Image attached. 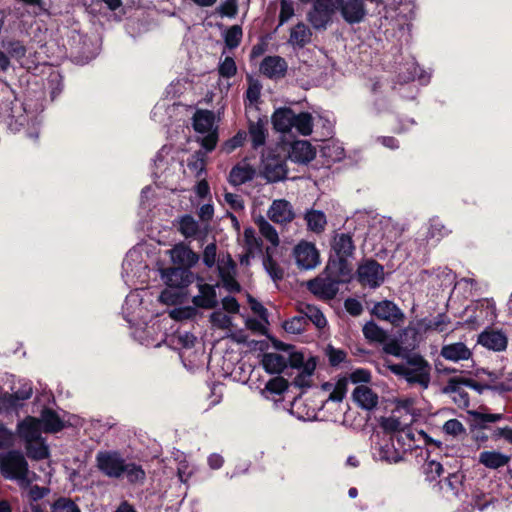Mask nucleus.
Segmentation results:
<instances>
[{"mask_svg": "<svg viewBox=\"0 0 512 512\" xmlns=\"http://www.w3.org/2000/svg\"><path fill=\"white\" fill-rule=\"evenodd\" d=\"M405 362L395 364L385 360L384 366L410 386L418 385L423 390L427 389L431 383V364L420 353H412Z\"/></svg>", "mask_w": 512, "mask_h": 512, "instance_id": "obj_1", "label": "nucleus"}, {"mask_svg": "<svg viewBox=\"0 0 512 512\" xmlns=\"http://www.w3.org/2000/svg\"><path fill=\"white\" fill-rule=\"evenodd\" d=\"M352 232H336L331 239V254L328 259V269L343 276H352L356 245Z\"/></svg>", "mask_w": 512, "mask_h": 512, "instance_id": "obj_2", "label": "nucleus"}, {"mask_svg": "<svg viewBox=\"0 0 512 512\" xmlns=\"http://www.w3.org/2000/svg\"><path fill=\"white\" fill-rule=\"evenodd\" d=\"M2 121L8 130L15 133L23 127L28 119L24 104L16 97L11 86L2 81Z\"/></svg>", "mask_w": 512, "mask_h": 512, "instance_id": "obj_3", "label": "nucleus"}, {"mask_svg": "<svg viewBox=\"0 0 512 512\" xmlns=\"http://www.w3.org/2000/svg\"><path fill=\"white\" fill-rule=\"evenodd\" d=\"M325 277H316L307 283L308 290L319 299L332 300L339 291V284L350 282L352 276H343L334 270L328 269V264L324 270Z\"/></svg>", "mask_w": 512, "mask_h": 512, "instance_id": "obj_4", "label": "nucleus"}, {"mask_svg": "<svg viewBox=\"0 0 512 512\" xmlns=\"http://www.w3.org/2000/svg\"><path fill=\"white\" fill-rule=\"evenodd\" d=\"M28 462L24 455L18 450H12L6 454H2V476L17 480L21 485L29 486L28 479Z\"/></svg>", "mask_w": 512, "mask_h": 512, "instance_id": "obj_5", "label": "nucleus"}, {"mask_svg": "<svg viewBox=\"0 0 512 512\" xmlns=\"http://www.w3.org/2000/svg\"><path fill=\"white\" fill-rule=\"evenodd\" d=\"M342 0H314L312 8L307 13V20L316 30L326 29L333 15L339 11Z\"/></svg>", "mask_w": 512, "mask_h": 512, "instance_id": "obj_6", "label": "nucleus"}, {"mask_svg": "<svg viewBox=\"0 0 512 512\" xmlns=\"http://www.w3.org/2000/svg\"><path fill=\"white\" fill-rule=\"evenodd\" d=\"M356 279L362 286L378 288L384 282V267L372 258L365 259L358 265Z\"/></svg>", "mask_w": 512, "mask_h": 512, "instance_id": "obj_7", "label": "nucleus"}, {"mask_svg": "<svg viewBox=\"0 0 512 512\" xmlns=\"http://www.w3.org/2000/svg\"><path fill=\"white\" fill-rule=\"evenodd\" d=\"M11 393L2 392V410L16 411L23 407L24 401L32 396V384L29 381L19 380L10 386Z\"/></svg>", "mask_w": 512, "mask_h": 512, "instance_id": "obj_8", "label": "nucleus"}, {"mask_svg": "<svg viewBox=\"0 0 512 512\" xmlns=\"http://www.w3.org/2000/svg\"><path fill=\"white\" fill-rule=\"evenodd\" d=\"M125 459L118 451H99L96 454L98 470L109 478L119 479L124 476Z\"/></svg>", "mask_w": 512, "mask_h": 512, "instance_id": "obj_9", "label": "nucleus"}, {"mask_svg": "<svg viewBox=\"0 0 512 512\" xmlns=\"http://www.w3.org/2000/svg\"><path fill=\"white\" fill-rule=\"evenodd\" d=\"M160 276L170 288H186L195 279L194 273L188 267L173 266L160 269Z\"/></svg>", "mask_w": 512, "mask_h": 512, "instance_id": "obj_10", "label": "nucleus"}, {"mask_svg": "<svg viewBox=\"0 0 512 512\" xmlns=\"http://www.w3.org/2000/svg\"><path fill=\"white\" fill-rule=\"evenodd\" d=\"M296 264L299 268L309 270L313 269L320 262V254L315 244L307 241H301L293 251Z\"/></svg>", "mask_w": 512, "mask_h": 512, "instance_id": "obj_11", "label": "nucleus"}, {"mask_svg": "<svg viewBox=\"0 0 512 512\" xmlns=\"http://www.w3.org/2000/svg\"><path fill=\"white\" fill-rule=\"evenodd\" d=\"M371 314L379 320L390 322L394 326H399L405 320L404 313L390 300L377 302L371 310Z\"/></svg>", "mask_w": 512, "mask_h": 512, "instance_id": "obj_12", "label": "nucleus"}, {"mask_svg": "<svg viewBox=\"0 0 512 512\" xmlns=\"http://www.w3.org/2000/svg\"><path fill=\"white\" fill-rule=\"evenodd\" d=\"M365 1L366 0H342L339 6V12L343 20L350 25L361 23L367 15Z\"/></svg>", "mask_w": 512, "mask_h": 512, "instance_id": "obj_13", "label": "nucleus"}, {"mask_svg": "<svg viewBox=\"0 0 512 512\" xmlns=\"http://www.w3.org/2000/svg\"><path fill=\"white\" fill-rule=\"evenodd\" d=\"M267 215L269 219L277 224L290 223L295 218L293 206L286 199H276L270 205Z\"/></svg>", "mask_w": 512, "mask_h": 512, "instance_id": "obj_14", "label": "nucleus"}, {"mask_svg": "<svg viewBox=\"0 0 512 512\" xmlns=\"http://www.w3.org/2000/svg\"><path fill=\"white\" fill-rule=\"evenodd\" d=\"M268 118L267 116L258 117L257 121L248 120V133L251 147L258 150L266 144L268 137Z\"/></svg>", "mask_w": 512, "mask_h": 512, "instance_id": "obj_15", "label": "nucleus"}, {"mask_svg": "<svg viewBox=\"0 0 512 512\" xmlns=\"http://www.w3.org/2000/svg\"><path fill=\"white\" fill-rule=\"evenodd\" d=\"M287 62L280 56H266L260 64V72L269 79L283 78L287 73Z\"/></svg>", "mask_w": 512, "mask_h": 512, "instance_id": "obj_16", "label": "nucleus"}, {"mask_svg": "<svg viewBox=\"0 0 512 512\" xmlns=\"http://www.w3.org/2000/svg\"><path fill=\"white\" fill-rule=\"evenodd\" d=\"M169 253L173 264L179 267L191 269L199 260V255L183 242L174 245Z\"/></svg>", "mask_w": 512, "mask_h": 512, "instance_id": "obj_17", "label": "nucleus"}, {"mask_svg": "<svg viewBox=\"0 0 512 512\" xmlns=\"http://www.w3.org/2000/svg\"><path fill=\"white\" fill-rule=\"evenodd\" d=\"M287 173L286 162L280 157H269L264 162L263 176L269 183H276L286 179Z\"/></svg>", "mask_w": 512, "mask_h": 512, "instance_id": "obj_18", "label": "nucleus"}, {"mask_svg": "<svg viewBox=\"0 0 512 512\" xmlns=\"http://www.w3.org/2000/svg\"><path fill=\"white\" fill-rule=\"evenodd\" d=\"M478 344L493 351H504L507 348L508 338L501 330L486 329L478 336Z\"/></svg>", "mask_w": 512, "mask_h": 512, "instance_id": "obj_19", "label": "nucleus"}, {"mask_svg": "<svg viewBox=\"0 0 512 512\" xmlns=\"http://www.w3.org/2000/svg\"><path fill=\"white\" fill-rule=\"evenodd\" d=\"M316 157L315 147L307 140H297L291 145L289 158L299 164H308Z\"/></svg>", "mask_w": 512, "mask_h": 512, "instance_id": "obj_20", "label": "nucleus"}, {"mask_svg": "<svg viewBox=\"0 0 512 512\" xmlns=\"http://www.w3.org/2000/svg\"><path fill=\"white\" fill-rule=\"evenodd\" d=\"M462 377H451L443 388L445 394H454L453 401L460 408H467L470 405L469 394L463 388Z\"/></svg>", "mask_w": 512, "mask_h": 512, "instance_id": "obj_21", "label": "nucleus"}, {"mask_svg": "<svg viewBox=\"0 0 512 512\" xmlns=\"http://www.w3.org/2000/svg\"><path fill=\"white\" fill-rule=\"evenodd\" d=\"M38 420L41 421V428L45 433L55 434L66 427L65 421L55 410L49 407H43Z\"/></svg>", "mask_w": 512, "mask_h": 512, "instance_id": "obj_22", "label": "nucleus"}, {"mask_svg": "<svg viewBox=\"0 0 512 512\" xmlns=\"http://www.w3.org/2000/svg\"><path fill=\"white\" fill-rule=\"evenodd\" d=\"M199 294L192 298L195 307L201 309H214L218 305L215 286L207 283L198 284Z\"/></svg>", "mask_w": 512, "mask_h": 512, "instance_id": "obj_23", "label": "nucleus"}, {"mask_svg": "<svg viewBox=\"0 0 512 512\" xmlns=\"http://www.w3.org/2000/svg\"><path fill=\"white\" fill-rule=\"evenodd\" d=\"M353 401L362 409L371 411L379 402L378 394L366 385L357 386L352 393Z\"/></svg>", "mask_w": 512, "mask_h": 512, "instance_id": "obj_24", "label": "nucleus"}, {"mask_svg": "<svg viewBox=\"0 0 512 512\" xmlns=\"http://www.w3.org/2000/svg\"><path fill=\"white\" fill-rule=\"evenodd\" d=\"M294 114L290 107L277 108L271 116L273 129L280 133L290 132L293 128Z\"/></svg>", "mask_w": 512, "mask_h": 512, "instance_id": "obj_25", "label": "nucleus"}, {"mask_svg": "<svg viewBox=\"0 0 512 512\" xmlns=\"http://www.w3.org/2000/svg\"><path fill=\"white\" fill-rule=\"evenodd\" d=\"M440 355L446 360L459 362L461 360L470 359L472 352L463 342H455L443 345L440 350Z\"/></svg>", "mask_w": 512, "mask_h": 512, "instance_id": "obj_26", "label": "nucleus"}, {"mask_svg": "<svg viewBox=\"0 0 512 512\" xmlns=\"http://www.w3.org/2000/svg\"><path fill=\"white\" fill-rule=\"evenodd\" d=\"M41 421L33 416H27L18 424V434L25 442L37 440L41 436Z\"/></svg>", "mask_w": 512, "mask_h": 512, "instance_id": "obj_27", "label": "nucleus"}, {"mask_svg": "<svg viewBox=\"0 0 512 512\" xmlns=\"http://www.w3.org/2000/svg\"><path fill=\"white\" fill-rule=\"evenodd\" d=\"M255 173V169L250 164L238 163L230 170L228 181L233 186H240L251 181Z\"/></svg>", "mask_w": 512, "mask_h": 512, "instance_id": "obj_28", "label": "nucleus"}, {"mask_svg": "<svg viewBox=\"0 0 512 512\" xmlns=\"http://www.w3.org/2000/svg\"><path fill=\"white\" fill-rule=\"evenodd\" d=\"M307 223V229L317 235L325 231L327 225V217L321 210L309 209L304 215Z\"/></svg>", "mask_w": 512, "mask_h": 512, "instance_id": "obj_29", "label": "nucleus"}, {"mask_svg": "<svg viewBox=\"0 0 512 512\" xmlns=\"http://www.w3.org/2000/svg\"><path fill=\"white\" fill-rule=\"evenodd\" d=\"M262 366L268 374H280L287 368V359L277 353H265L262 357Z\"/></svg>", "mask_w": 512, "mask_h": 512, "instance_id": "obj_30", "label": "nucleus"}, {"mask_svg": "<svg viewBox=\"0 0 512 512\" xmlns=\"http://www.w3.org/2000/svg\"><path fill=\"white\" fill-rule=\"evenodd\" d=\"M312 31L303 22H298L290 30L289 43L299 48L305 47L311 42Z\"/></svg>", "mask_w": 512, "mask_h": 512, "instance_id": "obj_31", "label": "nucleus"}, {"mask_svg": "<svg viewBox=\"0 0 512 512\" xmlns=\"http://www.w3.org/2000/svg\"><path fill=\"white\" fill-rule=\"evenodd\" d=\"M511 457L498 451H482L479 462L489 469H498L507 465Z\"/></svg>", "mask_w": 512, "mask_h": 512, "instance_id": "obj_32", "label": "nucleus"}, {"mask_svg": "<svg viewBox=\"0 0 512 512\" xmlns=\"http://www.w3.org/2000/svg\"><path fill=\"white\" fill-rule=\"evenodd\" d=\"M25 449L27 456L35 461L46 459L50 455L49 447L43 437L37 440H31V442H25Z\"/></svg>", "mask_w": 512, "mask_h": 512, "instance_id": "obj_33", "label": "nucleus"}, {"mask_svg": "<svg viewBox=\"0 0 512 512\" xmlns=\"http://www.w3.org/2000/svg\"><path fill=\"white\" fill-rule=\"evenodd\" d=\"M298 312L307 317V326L312 322L318 329H323L327 325V320L322 311L312 304H301Z\"/></svg>", "mask_w": 512, "mask_h": 512, "instance_id": "obj_34", "label": "nucleus"}, {"mask_svg": "<svg viewBox=\"0 0 512 512\" xmlns=\"http://www.w3.org/2000/svg\"><path fill=\"white\" fill-rule=\"evenodd\" d=\"M215 116L210 110H197L193 116V129L198 133L212 131Z\"/></svg>", "mask_w": 512, "mask_h": 512, "instance_id": "obj_35", "label": "nucleus"}, {"mask_svg": "<svg viewBox=\"0 0 512 512\" xmlns=\"http://www.w3.org/2000/svg\"><path fill=\"white\" fill-rule=\"evenodd\" d=\"M421 322L425 332L435 331L443 333L447 331L451 318L446 313H439L433 318H424Z\"/></svg>", "mask_w": 512, "mask_h": 512, "instance_id": "obj_36", "label": "nucleus"}, {"mask_svg": "<svg viewBox=\"0 0 512 512\" xmlns=\"http://www.w3.org/2000/svg\"><path fill=\"white\" fill-rule=\"evenodd\" d=\"M2 48L5 49L6 53L12 59L16 60L17 63L23 68H28L25 63V54L27 52L26 47L20 41H9L5 43L2 41Z\"/></svg>", "mask_w": 512, "mask_h": 512, "instance_id": "obj_37", "label": "nucleus"}, {"mask_svg": "<svg viewBox=\"0 0 512 512\" xmlns=\"http://www.w3.org/2000/svg\"><path fill=\"white\" fill-rule=\"evenodd\" d=\"M364 337L370 342L384 343L389 338L388 333L373 320L368 321L362 329Z\"/></svg>", "mask_w": 512, "mask_h": 512, "instance_id": "obj_38", "label": "nucleus"}, {"mask_svg": "<svg viewBox=\"0 0 512 512\" xmlns=\"http://www.w3.org/2000/svg\"><path fill=\"white\" fill-rule=\"evenodd\" d=\"M313 117L309 112H300L299 114H294L293 119V128L296 131L303 135L309 136L313 132Z\"/></svg>", "mask_w": 512, "mask_h": 512, "instance_id": "obj_39", "label": "nucleus"}, {"mask_svg": "<svg viewBox=\"0 0 512 512\" xmlns=\"http://www.w3.org/2000/svg\"><path fill=\"white\" fill-rule=\"evenodd\" d=\"M263 266L274 281H280L284 278V271L273 259L270 247L266 248L265 254L263 255Z\"/></svg>", "mask_w": 512, "mask_h": 512, "instance_id": "obj_40", "label": "nucleus"}, {"mask_svg": "<svg viewBox=\"0 0 512 512\" xmlns=\"http://www.w3.org/2000/svg\"><path fill=\"white\" fill-rule=\"evenodd\" d=\"M463 383L466 387H469L475 391H477L479 394H482L485 390H492L496 392H507L509 391V387L505 383H499V384H489V383H483L481 381H475L471 378H465L462 377Z\"/></svg>", "mask_w": 512, "mask_h": 512, "instance_id": "obj_41", "label": "nucleus"}, {"mask_svg": "<svg viewBox=\"0 0 512 512\" xmlns=\"http://www.w3.org/2000/svg\"><path fill=\"white\" fill-rule=\"evenodd\" d=\"M124 475L130 484L143 483L146 479V473L140 464L135 462L124 463Z\"/></svg>", "mask_w": 512, "mask_h": 512, "instance_id": "obj_42", "label": "nucleus"}, {"mask_svg": "<svg viewBox=\"0 0 512 512\" xmlns=\"http://www.w3.org/2000/svg\"><path fill=\"white\" fill-rule=\"evenodd\" d=\"M382 344H383V352L388 355H392V356L401 358L403 360H406L407 357H409L412 354V352L408 348L403 347L401 345V343L399 342V340L396 338L389 339V340L387 339L386 342H384Z\"/></svg>", "mask_w": 512, "mask_h": 512, "instance_id": "obj_43", "label": "nucleus"}, {"mask_svg": "<svg viewBox=\"0 0 512 512\" xmlns=\"http://www.w3.org/2000/svg\"><path fill=\"white\" fill-rule=\"evenodd\" d=\"M178 231L185 237H194L199 231L197 221L190 215L185 214L178 221Z\"/></svg>", "mask_w": 512, "mask_h": 512, "instance_id": "obj_44", "label": "nucleus"}, {"mask_svg": "<svg viewBox=\"0 0 512 512\" xmlns=\"http://www.w3.org/2000/svg\"><path fill=\"white\" fill-rule=\"evenodd\" d=\"M255 223L263 237L275 246L279 244V236L276 229L263 216H259Z\"/></svg>", "mask_w": 512, "mask_h": 512, "instance_id": "obj_45", "label": "nucleus"}, {"mask_svg": "<svg viewBox=\"0 0 512 512\" xmlns=\"http://www.w3.org/2000/svg\"><path fill=\"white\" fill-rule=\"evenodd\" d=\"M427 457L423 466L426 480L429 482L435 481L440 477L444 471L442 464L437 460H429L431 451L427 449Z\"/></svg>", "mask_w": 512, "mask_h": 512, "instance_id": "obj_46", "label": "nucleus"}, {"mask_svg": "<svg viewBox=\"0 0 512 512\" xmlns=\"http://www.w3.org/2000/svg\"><path fill=\"white\" fill-rule=\"evenodd\" d=\"M283 329L287 333L301 334L307 329V317L300 314L285 320L283 323Z\"/></svg>", "mask_w": 512, "mask_h": 512, "instance_id": "obj_47", "label": "nucleus"}, {"mask_svg": "<svg viewBox=\"0 0 512 512\" xmlns=\"http://www.w3.org/2000/svg\"><path fill=\"white\" fill-rule=\"evenodd\" d=\"M247 140V132L245 130H239L237 133L223 142L221 145V151L230 154L239 147H242Z\"/></svg>", "mask_w": 512, "mask_h": 512, "instance_id": "obj_48", "label": "nucleus"}, {"mask_svg": "<svg viewBox=\"0 0 512 512\" xmlns=\"http://www.w3.org/2000/svg\"><path fill=\"white\" fill-rule=\"evenodd\" d=\"M51 512H81L79 506L69 497L60 496L50 506Z\"/></svg>", "mask_w": 512, "mask_h": 512, "instance_id": "obj_49", "label": "nucleus"}, {"mask_svg": "<svg viewBox=\"0 0 512 512\" xmlns=\"http://www.w3.org/2000/svg\"><path fill=\"white\" fill-rule=\"evenodd\" d=\"M243 31L241 26L239 25H233L229 27L224 35V41L226 47L229 49H235L237 48L242 40Z\"/></svg>", "mask_w": 512, "mask_h": 512, "instance_id": "obj_50", "label": "nucleus"}, {"mask_svg": "<svg viewBox=\"0 0 512 512\" xmlns=\"http://www.w3.org/2000/svg\"><path fill=\"white\" fill-rule=\"evenodd\" d=\"M205 154L202 151H196L194 152L188 159H187V167L190 171L195 172L196 176L199 177L202 172L205 171Z\"/></svg>", "mask_w": 512, "mask_h": 512, "instance_id": "obj_51", "label": "nucleus"}, {"mask_svg": "<svg viewBox=\"0 0 512 512\" xmlns=\"http://www.w3.org/2000/svg\"><path fill=\"white\" fill-rule=\"evenodd\" d=\"M288 387L289 382L284 377L276 376L266 383L265 390L274 395H282Z\"/></svg>", "mask_w": 512, "mask_h": 512, "instance_id": "obj_52", "label": "nucleus"}, {"mask_svg": "<svg viewBox=\"0 0 512 512\" xmlns=\"http://www.w3.org/2000/svg\"><path fill=\"white\" fill-rule=\"evenodd\" d=\"M244 240L247 250L263 253V241L261 238L255 236V232L252 228L245 229Z\"/></svg>", "mask_w": 512, "mask_h": 512, "instance_id": "obj_53", "label": "nucleus"}, {"mask_svg": "<svg viewBox=\"0 0 512 512\" xmlns=\"http://www.w3.org/2000/svg\"><path fill=\"white\" fill-rule=\"evenodd\" d=\"M465 476L461 472L450 473L444 480V484L453 496H458Z\"/></svg>", "mask_w": 512, "mask_h": 512, "instance_id": "obj_54", "label": "nucleus"}, {"mask_svg": "<svg viewBox=\"0 0 512 512\" xmlns=\"http://www.w3.org/2000/svg\"><path fill=\"white\" fill-rule=\"evenodd\" d=\"M380 457L389 463H398L402 460V456L400 452L394 447L393 442L386 443L385 445L381 446Z\"/></svg>", "mask_w": 512, "mask_h": 512, "instance_id": "obj_55", "label": "nucleus"}, {"mask_svg": "<svg viewBox=\"0 0 512 512\" xmlns=\"http://www.w3.org/2000/svg\"><path fill=\"white\" fill-rule=\"evenodd\" d=\"M347 386H348V378L347 377H341L336 382L333 391L330 393L328 400L333 402H341L346 393H347Z\"/></svg>", "mask_w": 512, "mask_h": 512, "instance_id": "obj_56", "label": "nucleus"}, {"mask_svg": "<svg viewBox=\"0 0 512 512\" xmlns=\"http://www.w3.org/2000/svg\"><path fill=\"white\" fill-rule=\"evenodd\" d=\"M219 276L222 280L223 286L232 293H239L241 291V285L228 271L223 268H219Z\"/></svg>", "mask_w": 512, "mask_h": 512, "instance_id": "obj_57", "label": "nucleus"}, {"mask_svg": "<svg viewBox=\"0 0 512 512\" xmlns=\"http://www.w3.org/2000/svg\"><path fill=\"white\" fill-rule=\"evenodd\" d=\"M326 355L330 366L337 367L347 359V353L338 348H334L332 345H328L326 349Z\"/></svg>", "mask_w": 512, "mask_h": 512, "instance_id": "obj_58", "label": "nucleus"}, {"mask_svg": "<svg viewBox=\"0 0 512 512\" xmlns=\"http://www.w3.org/2000/svg\"><path fill=\"white\" fill-rule=\"evenodd\" d=\"M218 72L221 77L227 79L235 76L237 73L235 60L230 56H226L225 59L219 64Z\"/></svg>", "mask_w": 512, "mask_h": 512, "instance_id": "obj_59", "label": "nucleus"}, {"mask_svg": "<svg viewBox=\"0 0 512 512\" xmlns=\"http://www.w3.org/2000/svg\"><path fill=\"white\" fill-rule=\"evenodd\" d=\"M209 320L213 326L219 329H229L232 325L231 318L220 310L212 312Z\"/></svg>", "mask_w": 512, "mask_h": 512, "instance_id": "obj_60", "label": "nucleus"}, {"mask_svg": "<svg viewBox=\"0 0 512 512\" xmlns=\"http://www.w3.org/2000/svg\"><path fill=\"white\" fill-rule=\"evenodd\" d=\"M217 12L222 17L234 18L238 13L237 0H225L217 7Z\"/></svg>", "mask_w": 512, "mask_h": 512, "instance_id": "obj_61", "label": "nucleus"}, {"mask_svg": "<svg viewBox=\"0 0 512 512\" xmlns=\"http://www.w3.org/2000/svg\"><path fill=\"white\" fill-rule=\"evenodd\" d=\"M447 228L439 221L433 219L428 229L427 237L439 241L442 237L447 235Z\"/></svg>", "mask_w": 512, "mask_h": 512, "instance_id": "obj_62", "label": "nucleus"}, {"mask_svg": "<svg viewBox=\"0 0 512 512\" xmlns=\"http://www.w3.org/2000/svg\"><path fill=\"white\" fill-rule=\"evenodd\" d=\"M50 493V488L39 486L37 484L31 485L28 491V500L30 503H35L43 499Z\"/></svg>", "mask_w": 512, "mask_h": 512, "instance_id": "obj_63", "label": "nucleus"}, {"mask_svg": "<svg viewBox=\"0 0 512 512\" xmlns=\"http://www.w3.org/2000/svg\"><path fill=\"white\" fill-rule=\"evenodd\" d=\"M347 378L348 381L350 380L354 384L369 383L371 381V372L365 368H357Z\"/></svg>", "mask_w": 512, "mask_h": 512, "instance_id": "obj_64", "label": "nucleus"}]
</instances>
